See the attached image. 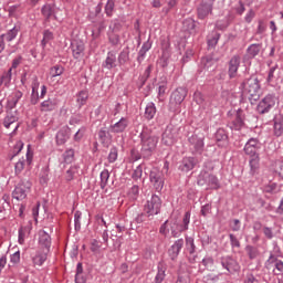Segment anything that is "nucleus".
<instances>
[{
  "label": "nucleus",
  "instance_id": "nucleus-31",
  "mask_svg": "<svg viewBox=\"0 0 283 283\" xmlns=\"http://www.w3.org/2000/svg\"><path fill=\"white\" fill-rule=\"evenodd\" d=\"M21 98H23V93L21 91L13 92L11 98L8 99V103H7L8 109H14V107H17Z\"/></svg>",
  "mask_w": 283,
  "mask_h": 283
},
{
  "label": "nucleus",
  "instance_id": "nucleus-30",
  "mask_svg": "<svg viewBox=\"0 0 283 283\" xmlns=\"http://www.w3.org/2000/svg\"><path fill=\"white\" fill-rule=\"evenodd\" d=\"M217 63H218V59L213 57V55L211 54L201 57V67L203 70H213Z\"/></svg>",
  "mask_w": 283,
  "mask_h": 283
},
{
  "label": "nucleus",
  "instance_id": "nucleus-56",
  "mask_svg": "<svg viewBox=\"0 0 283 283\" xmlns=\"http://www.w3.org/2000/svg\"><path fill=\"white\" fill-rule=\"evenodd\" d=\"M18 242L19 244H24L25 243V233H28V228L25 227H20L18 230Z\"/></svg>",
  "mask_w": 283,
  "mask_h": 283
},
{
  "label": "nucleus",
  "instance_id": "nucleus-10",
  "mask_svg": "<svg viewBox=\"0 0 283 283\" xmlns=\"http://www.w3.org/2000/svg\"><path fill=\"white\" fill-rule=\"evenodd\" d=\"M25 158H21L19 159L15 165H14V174L15 176H21L23 169H25V163L27 165H32V160L34 158V153H32V147L30 145H28V149H27V155Z\"/></svg>",
  "mask_w": 283,
  "mask_h": 283
},
{
  "label": "nucleus",
  "instance_id": "nucleus-4",
  "mask_svg": "<svg viewBox=\"0 0 283 283\" xmlns=\"http://www.w3.org/2000/svg\"><path fill=\"white\" fill-rule=\"evenodd\" d=\"M185 98H187V88L178 87L170 95V101L168 104L169 112H172L174 114L179 113L180 105H182Z\"/></svg>",
  "mask_w": 283,
  "mask_h": 283
},
{
  "label": "nucleus",
  "instance_id": "nucleus-15",
  "mask_svg": "<svg viewBox=\"0 0 283 283\" xmlns=\"http://www.w3.org/2000/svg\"><path fill=\"white\" fill-rule=\"evenodd\" d=\"M262 147V143L258 138H250L244 145V154L250 157L260 156L258 151H260Z\"/></svg>",
  "mask_w": 283,
  "mask_h": 283
},
{
  "label": "nucleus",
  "instance_id": "nucleus-3",
  "mask_svg": "<svg viewBox=\"0 0 283 283\" xmlns=\"http://www.w3.org/2000/svg\"><path fill=\"white\" fill-rule=\"evenodd\" d=\"M189 222H191V212L187 211L184 214L182 222L178 220V217H172L170 219V231L172 238H178L181 233L189 230Z\"/></svg>",
  "mask_w": 283,
  "mask_h": 283
},
{
  "label": "nucleus",
  "instance_id": "nucleus-34",
  "mask_svg": "<svg viewBox=\"0 0 283 283\" xmlns=\"http://www.w3.org/2000/svg\"><path fill=\"white\" fill-rule=\"evenodd\" d=\"M214 138L217 140V143H222L221 145H229V135H227V130H224L223 128H219L216 134H214Z\"/></svg>",
  "mask_w": 283,
  "mask_h": 283
},
{
  "label": "nucleus",
  "instance_id": "nucleus-9",
  "mask_svg": "<svg viewBox=\"0 0 283 283\" xmlns=\"http://www.w3.org/2000/svg\"><path fill=\"white\" fill-rule=\"evenodd\" d=\"M149 180L154 189L158 192L165 187V174L158 168H153L149 172Z\"/></svg>",
  "mask_w": 283,
  "mask_h": 283
},
{
  "label": "nucleus",
  "instance_id": "nucleus-51",
  "mask_svg": "<svg viewBox=\"0 0 283 283\" xmlns=\"http://www.w3.org/2000/svg\"><path fill=\"white\" fill-rule=\"evenodd\" d=\"M45 260H48V254L38 252L33 256V264H35L36 266H42V264L45 262Z\"/></svg>",
  "mask_w": 283,
  "mask_h": 283
},
{
  "label": "nucleus",
  "instance_id": "nucleus-6",
  "mask_svg": "<svg viewBox=\"0 0 283 283\" xmlns=\"http://www.w3.org/2000/svg\"><path fill=\"white\" fill-rule=\"evenodd\" d=\"M160 209H163V199H160L158 195H151L144 206V211L150 219L154 218V216H158Z\"/></svg>",
  "mask_w": 283,
  "mask_h": 283
},
{
  "label": "nucleus",
  "instance_id": "nucleus-14",
  "mask_svg": "<svg viewBox=\"0 0 283 283\" xmlns=\"http://www.w3.org/2000/svg\"><path fill=\"white\" fill-rule=\"evenodd\" d=\"M177 138H178V130L174 127V125H168L161 135V142L167 147H171V145L176 143Z\"/></svg>",
  "mask_w": 283,
  "mask_h": 283
},
{
  "label": "nucleus",
  "instance_id": "nucleus-46",
  "mask_svg": "<svg viewBox=\"0 0 283 283\" xmlns=\"http://www.w3.org/2000/svg\"><path fill=\"white\" fill-rule=\"evenodd\" d=\"M117 61L119 65H125V63L129 61V48L123 49V51L119 53L117 57Z\"/></svg>",
  "mask_w": 283,
  "mask_h": 283
},
{
  "label": "nucleus",
  "instance_id": "nucleus-59",
  "mask_svg": "<svg viewBox=\"0 0 283 283\" xmlns=\"http://www.w3.org/2000/svg\"><path fill=\"white\" fill-rule=\"evenodd\" d=\"M48 180H50V170L45 168L40 175V182L41 185H48Z\"/></svg>",
  "mask_w": 283,
  "mask_h": 283
},
{
  "label": "nucleus",
  "instance_id": "nucleus-1",
  "mask_svg": "<svg viewBox=\"0 0 283 283\" xmlns=\"http://www.w3.org/2000/svg\"><path fill=\"white\" fill-rule=\"evenodd\" d=\"M140 145H142V156L144 160H149L154 153L156 151V147H158V136L151 135L146 130H143L139 135Z\"/></svg>",
  "mask_w": 283,
  "mask_h": 283
},
{
  "label": "nucleus",
  "instance_id": "nucleus-55",
  "mask_svg": "<svg viewBox=\"0 0 283 283\" xmlns=\"http://www.w3.org/2000/svg\"><path fill=\"white\" fill-rule=\"evenodd\" d=\"M229 227L231 231L238 232L242 229V221H240V219H231L229 221Z\"/></svg>",
  "mask_w": 283,
  "mask_h": 283
},
{
  "label": "nucleus",
  "instance_id": "nucleus-24",
  "mask_svg": "<svg viewBox=\"0 0 283 283\" xmlns=\"http://www.w3.org/2000/svg\"><path fill=\"white\" fill-rule=\"evenodd\" d=\"M59 107V99L56 97H49L41 103V112H54Z\"/></svg>",
  "mask_w": 283,
  "mask_h": 283
},
{
  "label": "nucleus",
  "instance_id": "nucleus-2",
  "mask_svg": "<svg viewBox=\"0 0 283 283\" xmlns=\"http://www.w3.org/2000/svg\"><path fill=\"white\" fill-rule=\"evenodd\" d=\"M241 87L243 90V96H247L251 105L260 101V80H258V76L251 75L245 78L242 82Z\"/></svg>",
  "mask_w": 283,
  "mask_h": 283
},
{
  "label": "nucleus",
  "instance_id": "nucleus-49",
  "mask_svg": "<svg viewBox=\"0 0 283 283\" xmlns=\"http://www.w3.org/2000/svg\"><path fill=\"white\" fill-rule=\"evenodd\" d=\"M101 182H99V187L101 189H105V187H107V182L109 181V170L104 169L101 175Z\"/></svg>",
  "mask_w": 283,
  "mask_h": 283
},
{
  "label": "nucleus",
  "instance_id": "nucleus-11",
  "mask_svg": "<svg viewBox=\"0 0 283 283\" xmlns=\"http://www.w3.org/2000/svg\"><path fill=\"white\" fill-rule=\"evenodd\" d=\"M244 120H247V115L244 114V111L239 108L238 111H235L234 117L229 123L230 129H233L234 132H240L247 125Z\"/></svg>",
  "mask_w": 283,
  "mask_h": 283
},
{
  "label": "nucleus",
  "instance_id": "nucleus-47",
  "mask_svg": "<svg viewBox=\"0 0 283 283\" xmlns=\"http://www.w3.org/2000/svg\"><path fill=\"white\" fill-rule=\"evenodd\" d=\"M274 136H276V138H280V136H282L283 134V123L281 118H275L274 119Z\"/></svg>",
  "mask_w": 283,
  "mask_h": 283
},
{
  "label": "nucleus",
  "instance_id": "nucleus-64",
  "mask_svg": "<svg viewBox=\"0 0 283 283\" xmlns=\"http://www.w3.org/2000/svg\"><path fill=\"white\" fill-rule=\"evenodd\" d=\"M51 72L53 77L61 76V74L64 72V69L61 65H55L51 69Z\"/></svg>",
  "mask_w": 283,
  "mask_h": 283
},
{
  "label": "nucleus",
  "instance_id": "nucleus-8",
  "mask_svg": "<svg viewBox=\"0 0 283 283\" xmlns=\"http://www.w3.org/2000/svg\"><path fill=\"white\" fill-rule=\"evenodd\" d=\"M30 189H32V182L30 180H21L12 191V198L15 200H25Z\"/></svg>",
  "mask_w": 283,
  "mask_h": 283
},
{
  "label": "nucleus",
  "instance_id": "nucleus-29",
  "mask_svg": "<svg viewBox=\"0 0 283 283\" xmlns=\"http://www.w3.org/2000/svg\"><path fill=\"white\" fill-rule=\"evenodd\" d=\"M39 244L44 247L48 251H50V248L52 247V237H50L45 230L39 231Z\"/></svg>",
  "mask_w": 283,
  "mask_h": 283
},
{
  "label": "nucleus",
  "instance_id": "nucleus-27",
  "mask_svg": "<svg viewBox=\"0 0 283 283\" xmlns=\"http://www.w3.org/2000/svg\"><path fill=\"white\" fill-rule=\"evenodd\" d=\"M14 123H19V111H9L7 112V116L3 119V126L7 129H10L11 125H14Z\"/></svg>",
  "mask_w": 283,
  "mask_h": 283
},
{
  "label": "nucleus",
  "instance_id": "nucleus-54",
  "mask_svg": "<svg viewBox=\"0 0 283 283\" xmlns=\"http://www.w3.org/2000/svg\"><path fill=\"white\" fill-rule=\"evenodd\" d=\"M76 174H78V167L72 166L69 170H66L65 180H67V182L74 180Z\"/></svg>",
  "mask_w": 283,
  "mask_h": 283
},
{
  "label": "nucleus",
  "instance_id": "nucleus-23",
  "mask_svg": "<svg viewBox=\"0 0 283 283\" xmlns=\"http://www.w3.org/2000/svg\"><path fill=\"white\" fill-rule=\"evenodd\" d=\"M196 165H198V159L195 157H185L179 165V169L180 171L188 174V171H191Z\"/></svg>",
  "mask_w": 283,
  "mask_h": 283
},
{
  "label": "nucleus",
  "instance_id": "nucleus-35",
  "mask_svg": "<svg viewBox=\"0 0 283 283\" xmlns=\"http://www.w3.org/2000/svg\"><path fill=\"white\" fill-rule=\"evenodd\" d=\"M250 175L254 176L260 169V156L250 157Z\"/></svg>",
  "mask_w": 283,
  "mask_h": 283
},
{
  "label": "nucleus",
  "instance_id": "nucleus-53",
  "mask_svg": "<svg viewBox=\"0 0 283 283\" xmlns=\"http://www.w3.org/2000/svg\"><path fill=\"white\" fill-rule=\"evenodd\" d=\"M63 158L66 165H72V163H74V149H66L63 154Z\"/></svg>",
  "mask_w": 283,
  "mask_h": 283
},
{
  "label": "nucleus",
  "instance_id": "nucleus-43",
  "mask_svg": "<svg viewBox=\"0 0 283 283\" xmlns=\"http://www.w3.org/2000/svg\"><path fill=\"white\" fill-rule=\"evenodd\" d=\"M261 50H262V43H254L248 48L247 52L249 56H251L252 59H255V56L260 54Z\"/></svg>",
  "mask_w": 283,
  "mask_h": 283
},
{
  "label": "nucleus",
  "instance_id": "nucleus-17",
  "mask_svg": "<svg viewBox=\"0 0 283 283\" xmlns=\"http://www.w3.org/2000/svg\"><path fill=\"white\" fill-rule=\"evenodd\" d=\"M182 247H185V239H178L174 242V244L168 250V255L172 262L178 260V255H180V251H182Z\"/></svg>",
  "mask_w": 283,
  "mask_h": 283
},
{
  "label": "nucleus",
  "instance_id": "nucleus-58",
  "mask_svg": "<svg viewBox=\"0 0 283 283\" xmlns=\"http://www.w3.org/2000/svg\"><path fill=\"white\" fill-rule=\"evenodd\" d=\"M118 160V148L112 147L108 154V163H116Z\"/></svg>",
  "mask_w": 283,
  "mask_h": 283
},
{
  "label": "nucleus",
  "instance_id": "nucleus-12",
  "mask_svg": "<svg viewBox=\"0 0 283 283\" xmlns=\"http://www.w3.org/2000/svg\"><path fill=\"white\" fill-rule=\"evenodd\" d=\"M189 148L192 154H202L205 151V137H200L197 134L188 137Z\"/></svg>",
  "mask_w": 283,
  "mask_h": 283
},
{
  "label": "nucleus",
  "instance_id": "nucleus-28",
  "mask_svg": "<svg viewBox=\"0 0 283 283\" xmlns=\"http://www.w3.org/2000/svg\"><path fill=\"white\" fill-rule=\"evenodd\" d=\"M42 15L44 17V21L50 23L52 19L56 21V13L54 11V7L52 4H44L41 9Z\"/></svg>",
  "mask_w": 283,
  "mask_h": 283
},
{
  "label": "nucleus",
  "instance_id": "nucleus-62",
  "mask_svg": "<svg viewBox=\"0 0 283 283\" xmlns=\"http://www.w3.org/2000/svg\"><path fill=\"white\" fill-rule=\"evenodd\" d=\"M81 211H75L74 213V224H75V231H81Z\"/></svg>",
  "mask_w": 283,
  "mask_h": 283
},
{
  "label": "nucleus",
  "instance_id": "nucleus-50",
  "mask_svg": "<svg viewBox=\"0 0 283 283\" xmlns=\"http://www.w3.org/2000/svg\"><path fill=\"white\" fill-rule=\"evenodd\" d=\"M39 87V77L33 78V88H32V95H31V105H36L39 103V95H34V92H36V88Z\"/></svg>",
  "mask_w": 283,
  "mask_h": 283
},
{
  "label": "nucleus",
  "instance_id": "nucleus-61",
  "mask_svg": "<svg viewBox=\"0 0 283 283\" xmlns=\"http://www.w3.org/2000/svg\"><path fill=\"white\" fill-rule=\"evenodd\" d=\"M218 41H220V33H216L211 39L208 40V48H216L218 45Z\"/></svg>",
  "mask_w": 283,
  "mask_h": 283
},
{
  "label": "nucleus",
  "instance_id": "nucleus-18",
  "mask_svg": "<svg viewBox=\"0 0 283 283\" xmlns=\"http://www.w3.org/2000/svg\"><path fill=\"white\" fill-rule=\"evenodd\" d=\"M112 130L104 126L102 127L98 132H97V138L99 140L101 144H103L104 147H109V145L112 144Z\"/></svg>",
  "mask_w": 283,
  "mask_h": 283
},
{
  "label": "nucleus",
  "instance_id": "nucleus-36",
  "mask_svg": "<svg viewBox=\"0 0 283 283\" xmlns=\"http://www.w3.org/2000/svg\"><path fill=\"white\" fill-rule=\"evenodd\" d=\"M245 252L249 260H255L256 258H260V249L258 247L248 244L245 245Z\"/></svg>",
  "mask_w": 283,
  "mask_h": 283
},
{
  "label": "nucleus",
  "instance_id": "nucleus-16",
  "mask_svg": "<svg viewBox=\"0 0 283 283\" xmlns=\"http://www.w3.org/2000/svg\"><path fill=\"white\" fill-rule=\"evenodd\" d=\"M265 264L266 269H272L273 275H283V262L275 254H271Z\"/></svg>",
  "mask_w": 283,
  "mask_h": 283
},
{
  "label": "nucleus",
  "instance_id": "nucleus-45",
  "mask_svg": "<svg viewBox=\"0 0 283 283\" xmlns=\"http://www.w3.org/2000/svg\"><path fill=\"white\" fill-rule=\"evenodd\" d=\"M108 42L113 48H116V45L120 44V35H118L116 32L108 31L107 32Z\"/></svg>",
  "mask_w": 283,
  "mask_h": 283
},
{
  "label": "nucleus",
  "instance_id": "nucleus-33",
  "mask_svg": "<svg viewBox=\"0 0 283 283\" xmlns=\"http://www.w3.org/2000/svg\"><path fill=\"white\" fill-rule=\"evenodd\" d=\"M182 31L189 34H196V20L188 18L182 22Z\"/></svg>",
  "mask_w": 283,
  "mask_h": 283
},
{
  "label": "nucleus",
  "instance_id": "nucleus-40",
  "mask_svg": "<svg viewBox=\"0 0 283 283\" xmlns=\"http://www.w3.org/2000/svg\"><path fill=\"white\" fill-rule=\"evenodd\" d=\"M229 240H230V247L232 249V251H240V249L242 248V243L240 242V239H238V237L233 233L229 234Z\"/></svg>",
  "mask_w": 283,
  "mask_h": 283
},
{
  "label": "nucleus",
  "instance_id": "nucleus-60",
  "mask_svg": "<svg viewBox=\"0 0 283 283\" xmlns=\"http://www.w3.org/2000/svg\"><path fill=\"white\" fill-rule=\"evenodd\" d=\"M133 180H140L143 178V165L136 167L132 175Z\"/></svg>",
  "mask_w": 283,
  "mask_h": 283
},
{
  "label": "nucleus",
  "instance_id": "nucleus-57",
  "mask_svg": "<svg viewBox=\"0 0 283 283\" xmlns=\"http://www.w3.org/2000/svg\"><path fill=\"white\" fill-rule=\"evenodd\" d=\"M123 28V24L118 20H113L111 22V25L108 27V32H120V29Z\"/></svg>",
  "mask_w": 283,
  "mask_h": 283
},
{
  "label": "nucleus",
  "instance_id": "nucleus-44",
  "mask_svg": "<svg viewBox=\"0 0 283 283\" xmlns=\"http://www.w3.org/2000/svg\"><path fill=\"white\" fill-rule=\"evenodd\" d=\"M50 41H54V33L50 30H44L43 39L41 41V45L43 50H45V46L49 44Z\"/></svg>",
  "mask_w": 283,
  "mask_h": 283
},
{
  "label": "nucleus",
  "instance_id": "nucleus-5",
  "mask_svg": "<svg viewBox=\"0 0 283 283\" xmlns=\"http://www.w3.org/2000/svg\"><path fill=\"white\" fill-rule=\"evenodd\" d=\"M197 185L199 187H208V189H220V181L218 180V177L216 175H211L207 170H202L198 178H197Z\"/></svg>",
  "mask_w": 283,
  "mask_h": 283
},
{
  "label": "nucleus",
  "instance_id": "nucleus-52",
  "mask_svg": "<svg viewBox=\"0 0 283 283\" xmlns=\"http://www.w3.org/2000/svg\"><path fill=\"white\" fill-rule=\"evenodd\" d=\"M87 98H90V94L87 93V91H81L77 94V105L78 107H82L83 105H85V103H87Z\"/></svg>",
  "mask_w": 283,
  "mask_h": 283
},
{
  "label": "nucleus",
  "instance_id": "nucleus-32",
  "mask_svg": "<svg viewBox=\"0 0 283 283\" xmlns=\"http://www.w3.org/2000/svg\"><path fill=\"white\" fill-rule=\"evenodd\" d=\"M156 104L149 102L145 107L144 118H146V120H154L156 117Z\"/></svg>",
  "mask_w": 283,
  "mask_h": 283
},
{
  "label": "nucleus",
  "instance_id": "nucleus-42",
  "mask_svg": "<svg viewBox=\"0 0 283 283\" xmlns=\"http://www.w3.org/2000/svg\"><path fill=\"white\" fill-rule=\"evenodd\" d=\"M115 10H116V0H107L104 7V12L106 17H114Z\"/></svg>",
  "mask_w": 283,
  "mask_h": 283
},
{
  "label": "nucleus",
  "instance_id": "nucleus-7",
  "mask_svg": "<svg viewBox=\"0 0 283 283\" xmlns=\"http://www.w3.org/2000/svg\"><path fill=\"white\" fill-rule=\"evenodd\" d=\"M277 101V97H275V94H268L262 98L258 106L256 112L258 114H269L273 107H275V102Z\"/></svg>",
  "mask_w": 283,
  "mask_h": 283
},
{
  "label": "nucleus",
  "instance_id": "nucleus-63",
  "mask_svg": "<svg viewBox=\"0 0 283 283\" xmlns=\"http://www.w3.org/2000/svg\"><path fill=\"white\" fill-rule=\"evenodd\" d=\"M201 264H203L205 269H211L214 264L213 258L206 256L202 259Z\"/></svg>",
  "mask_w": 283,
  "mask_h": 283
},
{
  "label": "nucleus",
  "instance_id": "nucleus-20",
  "mask_svg": "<svg viewBox=\"0 0 283 283\" xmlns=\"http://www.w3.org/2000/svg\"><path fill=\"white\" fill-rule=\"evenodd\" d=\"M129 127V118L122 117L117 123L109 126L112 134H123Z\"/></svg>",
  "mask_w": 283,
  "mask_h": 283
},
{
  "label": "nucleus",
  "instance_id": "nucleus-13",
  "mask_svg": "<svg viewBox=\"0 0 283 283\" xmlns=\"http://www.w3.org/2000/svg\"><path fill=\"white\" fill-rule=\"evenodd\" d=\"M220 264L226 269V271H228V273L233 274L240 272V263H238V261L231 255L222 256L220 259Z\"/></svg>",
  "mask_w": 283,
  "mask_h": 283
},
{
  "label": "nucleus",
  "instance_id": "nucleus-19",
  "mask_svg": "<svg viewBox=\"0 0 283 283\" xmlns=\"http://www.w3.org/2000/svg\"><path fill=\"white\" fill-rule=\"evenodd\" d=\"M198 19L205 20L209 14H213V4L202 1L197 8Z\"/></svg>",
  "mask_w": 283,
  "mask_h": 283
},
{
  "label": "nucleus",
  "instance_id": "nucleus-41",
  "mask_svg": "<svg viewBox=\"0 0 283 283\" xmlns=\"http://www.w3.org/2000/svg\"><path fill=\"white\" fill-rule=\"evenodd\" d=\"M20 30H21V27L14 25L11 30L8 31L7 34H2L1 36H3V39H6V41L8 42L14 41Z\"/></svg>",
  "mask_w": 283,
  "mask_h": 283
},
{
  "label": "nucleus",
  "instance_id": "nucleus-37",
  "mask_svg": "<svg viewBox=\"0 0 283 283\" xmlns=\"http://www.w3.org/2000/svg\"><path fill=\"white\" fill-rule=\"evenodd\" d=\"M165 271H167V269H165V265H163V263H158L157 274L155 276V283L165 282V277L167 276V274H165Z\"/></svg>",
  "mask_w": 283,
  "mask_h": 283
},
{
  "label": "nucleus",
  "instance_id": "nucleus-38",
  "mask_svg": "<svg viewBox=\"0 0 283 283\" xmlns=\"http://www.w3.org/2000/svg\"><path fill=\"white\" fill-rule=\"evenodd\" d=\"M127 196L132 202H136V200H138V197L140 196V187H138V185L132 186L127 192Z\"/></svg>",
  "mask_w": 283,
  "mask_h": 283
},
{
  "label": "nucleus",
  "instance_id": "nucleus-48",
  "mask_svg": "<svg viewBox=\"0 0 283 283\" xmlns=\"http://www.w3.org/2000/svg\"><path fill=\"white\" fill-rule=\"evenodd\" d=\"M186 250L188 251L189 255H193V253H196V243L193 238L186 237Z\"/></svg>",
  "mask_w": 283,
  "mask_h": 283
},
{
  "label": "nucleus",
  "instance_id": "nucleus-21",
  "mask_svg": "<svg viewBox=\"0 0 283 283\" xmlns=\"http://www.w3.org/2000/svg\"><path fill=\"white\" fill-rule=\"evenodd\" d=\"M70 136H72V129L69 126L62 127L55 136L56 145H65Z\"/></svg>",
  "mask_w": 283,
  "mask_h": 283
},
{
  "label": "nucleus",
  "instance_id": "nucleus-22",
  "mask_svg": "<svg viewBox=\"0 0 283 283\" xmlns=\"http://www.w3.org/2000/svg\"><path fill=\"white\" fill-rule=\"evenodd\" d=\"M240 69V57L234 55L231 57L228 64L229 78H235L238 76V70Z\"/></svg>",
  "mask_w": 283,
  "mask_h": 283
},
{
  "label": "nucleus",
  "instance_id": "nucleus-26",
  "mask_svg": "<svg viewBox=\"0 0 283 283\" xmlns=\"http://www.w3.org/2000/svg\"><path fill=\"white\" fill-rule=\"evenodd\" d=\"M71 50L74 59H81V56H83V52H85V44L82 41L74 40L71 43Z\"/></svg>",
  "mask_w": 283,
  "mask_h": 283
},
{
  "label": "nucleus",
  "instance_id": "nucleus-25",
  "mask_svg": "<svg viewBox=\"0 0 283 283\" xmlns=\"http://www.w3.org/2000/svg\"><path fill=\"white\" fill-rule=\"evenodd\" d=\"M117 65L116 53H114V51H109L105 61L102 63V67H104V70H114Z\"/></svg>",
  "mask_w": 283,
  "mask_h": 283
},
{
  "label": "nucleus",
  "instance_id": "nucleus-39",
  "mask_svg": "<svg viewBox=\"0 0 283 283\" xmlns=\"http://www.w3.org/2000/svg\"><path fill=\"white\" fill-rule=\"evenodd\" d=\"M12 81V69H9L8 72H4L0 77V87L4 85V87H10V83Z\"/></svg>",
  "mask_w": 283,
  "mask_h": 283
}]
</instances>
